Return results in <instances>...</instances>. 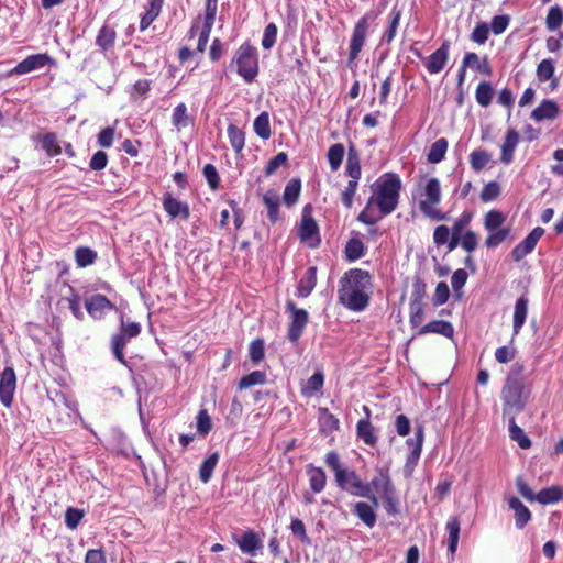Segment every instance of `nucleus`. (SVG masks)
<instances>
[{
  "label": "nucleus",
  "mask_w": 563,
  "mask_h": 563,
  "mask_svg": "<svg viewBox=\"0 0 563 563\" xmlns=\"http://www.w3.org/2000/svg\"><path fill=\"white\" fill-rule=\"evenodd\" d=\"M371 276L362 269H351L341 279L339 299L346 308L361 311L368 305Z\"/></svg>",
  "instance_id": "f257e3e1"
},
{
  "label": "nucleus",
  "mask_w": 563,
  "mask_h": 563,
  "mask_svg": "<svg viewBox=\"0 0 563 563\" xmlns=\"http://www.w3.org/2000/svg\"><path fill=\"white\" fill-rule=\"evenodd\" d=\"M522 366L515 365L507 376L500 391L504 417H517L523 409L530 397L531 388L521 377Z\"/></svg>",
  "instance_id": "f03ea898"
},
{
  "label": "nucleus",
  "mask_w": 563,
  "mask_h": 563,
  "mask_svg": "<svg viewBox=\"0 0 563 563\" xmlns=\"http://www.w3.org/2000/svg\"><path fill=\"white\" fill-rule=\"evenodd\" d=\"M401 181L397 175L386 174L373 185V195L369 200L378 207L382 216L391 213L399 200Z\"/></svg>",
  "instance_id": "7ed1b4c3"
},
{
  "label": "nucleus",
  "mask_w": 563,
  "mask_h": 563,
  "mask_svg": "<svg viewBox=\"0 0 563 563\" xmlns=\"http://www.w3.org/2000/svg\"><path fill=\"white\" fill-rule=\"evenodd\" d=\"M441 184L435 177L426 178L419 185V209L429 219L441 221L445 214L441 212L438 205L441 202Z\"/></svg>",
  "instance_id": "20e7f679"
},
{
  "label": "nucleus",
  "mask_w": 563,
  "mask_h": 563,
  "mask_svg": "<svg viewBox=\"0 0 563 563\" xmlns=\"http://www.w3.org/2000/svg\"><path fill=\"white\" fill-rule=\"evenodd\" d=\"M233 64L236 65L238 74L245 82H252L258 74V56L256 48L247 43L242 44L235 52Z\"/></svg>",
  "instance_id": "39448f33"
},
{
  "label": "nucleus",
  "mask_w": 563,
  "mask_h": 563,
  "mask_svg": "<svg viewBox=\"0 0 563 563\" xmlns=\"http://www.w3.org/2000/svg\"><path fill=\"white\" fill-rule=\"evenodd\" d=\"M217 0H207L206 13L203 19L198 16L190 29V36L198 34L197 51L203 53L210 37V33L216 20Z\"/></svg>",
  "instance_id": "423d86ee"
},
{
  "label": "nucleus",
  "mask_w": 563,
  "mask_h": 563,
  "mask_svg": "<svg viewBox=\"0 0 563 563\" xmlns=\"http://www.w3.org/2000/svg\"><path fill=\"white\" fill-rule=\"evenodd\" d=\"M335 481L342 489L352 495L368 498L375 506H378V498L371 495L369 486H365L355 472L343 468L335 475Z\"/></svg>",
  "instance_id": "0eeeda50"
},
{
  "label": "nucleus",
  "mask_w": 563,
  "mask_h": 563,
  "mask_svg": "<svg viewBox=\"0 0 563 563\" xmlns=\"http://www.w3.org/2000/svg\"><path fill=\"white\" fill-rule=\"evenodd\" d=\"M286 310L290 312L291 319L288 330V338L290 341L296 342L306 328L308 322V312L303 309H298L296 305L290 300L286 303Z\"/></svg>",
  "instance_id": "6e6552de"
},
{
  "label": "nucleus",
  "mask_w": 563,
  "mask_h": 563,
  "mask_svg": "<svg viewBox=\"0 0 563 563\" xmlns=\"http://www.w3.org/2000/svg\"><path fill=\"white\" fill-rule=\"evenodd\" d=\"M54 64L53 58L47 54L30 55L20 62L12 70L11 75H25L31 71L44 68L46 65Z\"/></svg>",
  "instance_id": "1a4fd4ad"
},
{
  "label": "nucleus",
  "mask_w": 563,
  "mask_h": 563,
  "mask_svg": "<svg viewBox=\"0 0 563 563\" xmlns=\"http://www.w3.org/2000/svg\"><path fill=\"white\" fill-rule=\"evenodd\" d=\"M16 387L15 373L12 367H5L0 376V401L10 407Z\"/></svg>",
  "instance_id": "9d476101"
},
{
  "label": "nucleus",
  "mask_w": 563,
  "mask_h": 563,
  "mask_svg": "<svg viewBox=\"0 0 563 563\" xmlns=\"http://www.w3.org/2000/svg\"><path fill=\"white\" fill-rule=\"evenodd\" d=\"M544 230L540 227L534 228L522 242L515 246L511 252L512 258L516 262H519L525 256L530 254L536 247L538 241L543 235Z\"/></svg>",
  "instance_id": "9b49d317"
},
{
  "label": "nucleus",
  "mask_w": 563,
  "mask_h": 563,
  "mask_svg": "<svg viewBox=\"0 0 563 563\" xmlns=\"http://www.w3.org/2000/svg\"><path fill=\"white\" fill-rule=\"evenodd\" d=\"M368 30V22L366 16L362 18L355 25L353 30V34L350 42V60L353 62L357 58L358 53L361 52L366 34Z\"/></svg>",
  "instance_id": "f8f14e48"
},
{
  "label": "nucleus",
  "mask_w": 563,
  "mask_h": 563,
  "mask_svg": "<svg viewBox=\"0 0 563 563\" xmlns=\"http://www.w3.org/2000/svg\"><path fill=\"white\" fill-rule=\"evenodd\" d=\"M85 306L88 313L95 319H101L108 311L114 308L109 299L99 294L86 299Z\"/></svg>",
  "instance_id": "ddd939ff"
},
{
  "label": "nucleus",
  "mask_w": 563,
  "mask_h": 563,
  "mask_svg": "<svg viewBox=\"0 0 563 563\" xmlns=\"http://www.w3.org/2000/svg\"><path fill=\"white\" fill-rule=\"evenodd\" d=\"M365 486H369L371 495H374V492L379 494L382 498H385L395 493V488L391 484V481L387 473L379 472L368 484Z\"/></svg>",
  "instance_id": "4468645a"
},
{
  "label": "nucleus",
  "mask_w": 563,
  "mask_h": 563,
  "mask_svg": "<svg viewBox=\"0 0 563 563\" xmlns=\"http://www.w3.org/2000/svg\"><path fill=\"white\" fill-rule=\"evenodd\" d=\"M519 134L517 131L510 129L505 135V140L501 144L500 161L505 165H509L514 161V152L519 143Z\"/></svg>",
  "instance_id": "2eb2a0df"
},
{
  "label": "nucleus",
  "mask_w": 563,
  "mask_h": 563,
  "mask_svg": "<svg viewBox=\"0 0 563 563\" xmlns=\"http://www.w3.org/2000/svg\"><path fill=\"white\" fill-rule=\"evenodd\" d=\"M299 235L302 242H306L309 246H314L319 243L318 227L314 220L310 217L303 216Z\"/></svg>",
  "instance_id": "dca6fc26"
},
{
  "label": "nucleus",
  "mask_w": 563,
  "mask_h": 563,
  "mask_svg": "<svg viewBox=\"0 0 563 563\" xmlns=\"http://www.w3.org/2000/svg\"><path fill=\"white\" fill-rule=\"evenodd\" d=\"M377 506L365 501H357L354 505L353 512L360 518V520L368 528H373L376 523V512L375 508Z\"/></svg>",
  "instance_id": "f3484780"
},
{
  "label": "nucleus",
  "mask_w": 563,
  "mask_h": 563,
  "mask_svg": "<svg viewBox=\"0 0 563 563\" xmlns=\"http://www.w3.org/2000/svg\"><path fill=\"white\" fill-rule=\"evenodd\" d=\"M449 56V44L443 43L442 46L430 55L426 67L431 74L440 73L446 64Z\"/></svg>",
  "instance_id": "a211bd4d"
},
{
  "label": "nucleus",
  "mask_w": 563,
  "mask_h": 563,
  "mask_svg": "<svg viewBox=\"0 0 563 563\" xmlns=\"http://www.w3.org/2000/svg\"><path fill=\"white\" fill-rule=\"evenodd\" d=\"M559 113V107L556 102L553 100H543L539 107H537L532 113L531 118L537 121H543V120H553L556 118Z\"/></svg>",
  "instance_id": "6ab92c4d"
},
{
  "label": "nucleus",
  "mask_w": 563,
  "mask_h": 563,
  "mask_svg": "<svg viewBox=\"0 0 563 563\" xmlns=\"http://www.w3.org/2000/svg\"><path fill=\"white\" fill-rule=\"evenodd\" d=\"M508 506L514 510L516 527L522 529L531 519L530 510L517 497H510Z\"/></svg>",
  "instance_id": "aec40b11"
},
{
  "label": "nucleus",
  "mask_w": 563,
  "mask_h": 563,
  "mask_svg": "<svg viewBox=\"0 0 563 563\" xmlns=\"http://www.w3.org/2000/svg\"><path fill=\"white\" fill-rule=\"evenodd\" d=\"M428 333H437L441 334L445 338H451L454 333V329L452 324L444 320H435L423 327H421L418 331L419 335H424Z\"/></svg>",
  "instance_id": "412c9836"
},
{
  "label": "nucleus",
  "mask_w": 563,
  "mask_h": 563,
  "mask_svg": "<svg viewBox=\"0 0 563 563\" xmlns=\"http://www.w3.org/2000/svg\"><path fill=\"white\" fill-rule=\"evenodd\" d=\"M528 298L520 297L517 299L514 309V335H517L523 327L528 316Z\"/></svg>",
  "instance_id": "4be33fe9"
},
{
  "label": "nucleus",
  "mask_w": 563,
  "mask_h": 563,
  "mask_svg": "<svg viewBox=\"0 0 563 563\" xmlns=\"http://www.w3.org/2000/svg\"><path fill=\"white\" fill-rule=\"evenodd\" d=\"M307 475L309 477L310 488L313 493H321L327 483V476L322 468L313 465L307 466Z\"/></svg>",
  "instance_id": "5701e85b"
},
{
  "label": "nucleus",
  "mask_w": 563,
  "mask_h": 563,
  "mask_svg": "<svg viewBox=\"0 0 563 563\" xmlns=\"http://www.w3.org/2000/svg\"><path fill=\"white\" fill-rule=\"evenodd\" d=\"M317 284V268L309 267L305 274V276L300 279L297 287V295L299 297H308L313 290Z\"/></svg>",
  "instance_id": "b1692460"
},
{
  "label": "nucleus",
  "mask_w": 563,
  "mask_h": 563,
  "mask_svg": "<svg viewBox=\"0 0 563 563\" xmlns=\"http://www.w3.org/2000/svg\"><path fill=\"white\" fill-rule=\"evenodd\" d=\"M163 206H164L165 211L173 218L178 217V216L188 218V216H189L188 207L170 195L164 196Z\"/></svg>",
  "instance_id": "393cba45"
},
{
  "label": "nucleus",
  "mask_w": 563,
  "mask_h": 563,
  "mask_svg": "<svg viewBox=\"0 0 563 563\" xmlns=\"http://www.w3.org/2000/svg\"><path fill=\"white\" fill-rule=\"evenodd\" d=\"M364 411L366 412L367 418L366 419H362V420H360L357 422V435L366 444L374 445L376 443L377 439L374 435L373 427H372L371 421L368 419L369 410H368V408L366 406L364 407Z\"/></svg>",
  "instance_id": "a878e982"
},
{
  "label": "nucleus",
  "mask_w": 563,
  "mask_h": 563,
  "mask_svg": "<svg viewBox=\"0 0 563 563\" xmlns=\"http://www.w3.org/2000/svg\"><path fill=\"white\" fill-rule=\"evenodd\" d=\"M516 417H509V435L510 439L518 443L521 449H529L531 446V440L527 437L523 429L520 428L516 421Z\"/></svg>",
  "instance_id": "bb28decb"
},
{
  "label": "nucleus",
  "mask_w": 563,
  "mask_h": 563,
  "mask_svg": "<svg viewBox=\"0 0 563 563\" xmlns=\"http://www.w3.org/2000/svg\"><path fill=\"white\" fill-rule=\"evenodd\" d=\"M253 128L257 136H260L263 140H268L272 135L268 112L264 111L261 114H258L254 120Z\"/></svg>",
  "instance_id": "cd10ccee"
},
{
  "label": "nucleus",
  "mask_w": 563,
  "mask_h": 563,
  "mask_svg": "<svg viewBox=\"0 0 563 563\" xmlns=\"http://www.w3.org/2000/svg\"><path fill=\"white\" fill-rule=\"evenodd\" d=\"M446 531L449 533V540H448V548L449 551L454 554L457 544H459V538H460V521L456 517L451 518L446 522Z\"/></svg>",
  "instance_id": "c85d7f7f"
},
{
  "label": "nucleus",
  "mask_w": 563,
  "mask_h": 563,
  "mask_svg": "<svg viewBox=\"0 0 563 563\" xmlns=\"http://www.w3.org/2000/svg\"><path fill=\"white\" fill-rule=\"evenodd\" d=\"M163 0H148V9L143 14L140 23L142 31L146 30L151 23L158 16L162 9Z\"/></svg>",
  "instance_id": "c756f323"
},
{
  "label": "nucleus",
  "mask_w": 563,
  "mask_h": 563,
  "mask_svg": "<svg viewBox=\"0 0 563 563\" xmlns=\"http://www.w3.org/2000/svg\"><path fill=\"white\" fill-rule=\"evenodd\" d=\"M324 384V376L322 373H314L302 386L301 394L306 397H312L321 390Z\"/></svg>",
  "instance_id": "7c9ffc66"
},
{
  "label": "nucleus",
  "mask_w": 563,
  "mask_h": 563,
  "mask_svg": "<svg viewBox=\"0 0 563 563\" xmlns=\"http://www.w3.org/2000/svg\"><path fill=\"white\" fill-rule=\"evenodd\" d=\"M236 543L244 553H253L260 547V540L253 531H246Z\"/></svg>",
  "instance_id": "2f4dec72"
},
{
  "label": "nucleus",
  "mask_w": 563,
  "mask_h": 563,
  "mask_svg": "<svg viewBox=\"0 0 563 563\" xmlns=\"http://www.w3.org/2000/svg\"><path fill=\"white\" fill-rule=\"evenodd\" d=\"M563 496V490L556 486L544 488L536 495V500L540 504H553L559 501Z\"/></svg>",
  "instance_id": "473e14b6"
},
{
  "label": "nucleus",
  "mask_w": 563,
  "mask_h": 563,
  "mask_svg": "<svg viewBox=\"0 0 563 563\" xmlns=\"http://www.w3.org/2000/svg\"><path fill=\"white\" fill-rule=\"evenodd\" d=\"M448 141L445 139L437 140L430 147L428 161L432 164L440 163L446 153Z\"/></svg>",
  "instance_id": "72a5a7b5"
},
{
  "label": "nucleus",
  "mask_w": 563,
  "mask_h": 563,
  "mask_svg": "<svg viewBox=\"0 0 563 563\" xmlns=\"http://www.w3.org/2000/svg\"><path fill=\"white\" fill-rule=\"evenodd\" d=\"M114 40H115L114 30L109 27L108 25H104L100 29V31L97 35L96 44L103 51H107L113 45Z\"/></svg>",
  "instance_id": "f704fd0d"
},
{
  "label": "nucleus",
  "mask_w": 563,
  "mask_h": 563,
  "mask_svg": "<svg viewBox=\"0 0 563 563\" xmlns=\"http://www.w3.org/2000/svg\"><path fill=\"white\" fill-rule=\"evenodd\" d=\"M172 122L173 125L180 131L181 129L186 128L190 123V119L187 114V107L185 103H179L173 112L172 115Z\"/></svg>",
  "instance_id": "c9c22d12"
},
{
  "label": "nucleus",
  "mask_w": 563,
  "mask_h": 563,
  "mask_svg": "<svg viewBox=\"0 0 563 563\" xmlns=\"http://www.w3.org/2000/svg\"><path fill=\"white\" fill-rule=\"evenodd\" d=\"M228 136H229V141H230L232 148L236 153H240L243 150L244 144H245V136H244V133L242 132V130H240L234 124H230L228 126Z\"/></svg>",
  "instance_id": "e433bc0d"
},
{
  "label": "nucleus",
  "mask_w": 563,
  "mask_h": 563,
  "mask_svg": "<svg viewBox=\"0 0 563 563\" xmlns=\"http://www.w3.org/2000/svg\"><path fill=\"white\" fill-rule=\"evenodd\" d=\"M219 461V454L213 453L207 460H205L199 470L200 479L203 483H208L212 476V473Z\"/></svg>",
  "instance_id": "4c0bfd02"
},
{
  "label": "nucleus",
  "mask_w": 563,
  "mask_h": 563,
  "mask_svg": "<svg viewBox=\"0 0 563 563\" xmlns=\"http://www.w3.org/2000/svg\"><path fill=\"white\" fill-rule=\"evenodd\" d=\"M263 201L268 209V217L272 222H276L278 219V208H279V197L276 192L267 191L264 197Z\"/></svg>",
  "instance_id": "58836bf2"
},
{
  "label": "nucleus",
  "mask_w": 563,
  "mask_h": 563,
  "mask_svg": "<svg viewBox=\"0 0 563 563\" xmlns=\"http://www.w3.org/2000/svg\"><path fill=\"white\" fill-rule=\"evenodd\" d=\"M266 382V374L261 371H254L240 379L239 388L246 389L255 385H263Z\"/></svg>",
  "instance_id": "ea45409f"
},
{
  "label": "nucleus",
  "mask_w": 563,
  "mask_h": 563,
  "mask_svg": "<svg viewBox=\"0 0 563 563\" xmlns=\"http://www.w3.org/2000/svg\"><path fill=\"white\" fill-rule=\"evenodd\" d=\"M344 146L340 143L333 144L328 151V161L332 170H336L343 161Z\"/></svg>",
  "instance_id": "a19ab883"
},
{
  "label": "nucleus",
  "mask_w": 563,
  "mask_h": 563,
  "mask_svg": "<svg viewBox=\"0 0 563 563\" xmlns=\"http://www.w3.org/2000/svg\"><path fill=\"white\" fill-rule=\"evenodd\" d=\"M490 159L492 156L486 151H473L470 155V164L475 172H479L486 167Z\"/></svg>",
  "instance_id": "79ce46f5"
},
{
  "label": "nucleus",
  "mask_w": 563,
  "mask_h": 563,
  "mask_svg": "<svg viewBox=\"0 0 563 563\" xmlns=\"http://www.w3.org/2000/svg\"><path fill=\"white\" fill-rule=\"evenodd\" d=\"M504 222L505 216L501 212L497 210H490L485 216L484 227L487 231H494L504 228Z\"/></svg>",
  "instance_id": "37998d69"
},
{
  "label": "nucleus",
  "mask_w": 563,
  "mask_h": 563,
  "mask_svg": "<svg viewBox=\"0 0 563 563\" xmlns=\"http://www.w3.org/2000/svg\"><path fill=\"white\" fill-rule=\"evenodd\" d=\"M563 23V11L560 7L554 5L549 9L545 24L550 31L558 30Z\"/></svg>",
  "instance_id": "c03bdc74"
},
{
  "label": "nucleus",
  "mask_w": 563,
  "mask_h": 563,
  "mask_svg": "<svg viewBox=\"0 0 563 563\" xmlns=\"http://www.w3.org/2000/svg\"><path fill=\"white\" fill-rule=\"evenodd\" d=\"M130 339L131 338H128L121 331H120V333L112 336V340H111L112 351H113L115 358L121 363H124L123 350L126 345L128 340H130Z\"/></svg>",
  "instance_id": "a18cd8bd"
},
{
  "label": "nucleus",
  "mask_w": 563,
  "mask_h": 563,
  "mask_svg": "<svg viewBox=\"0 0 563 563\" xmlns=\"http://www.w3.org/2000/svg\"><path fill=\"white\" fill-rule=\"evenodd\" d=\"M422 442H423V428L418 427L415 433V438L407 440V445L411 449L410 457L413 460H418L421 450H422Z\"/></svg>",
  "instance_id": "49530a36"
},
{
  "label": "nucleus",
  "mask_w": 563,
  "mask_h": 563,
  "mask_svg": "<svg viewBox=\"0 0 563 563\" xmlns=\"http://www.w3.org/2000/svg\"><path fill=\"white\" fill-rule=\"evenodd\" d=\"M75 257L79 267H86L95 262L97 254L89 247H78Z\"/></svg>",
  "instance_id": "de8ad7c7"
},
{
  "label": "nucleus",
  "mask_w": 563,
  "mask_h": 563,
  "mask_svg": "<svg viewBox=\"0 0 563 563\" xmlns=\"http://www.w3.org/2000/svg\"><path fill=\"white\" fill-rule=\"evenodd\" d=\"M476 101L483 106L487 107L492 102L493 98V88L488 82H481L477 86L475 92Z\"/></svg>",
  "instance_id": "09e8293b"
},
{
  "label": "nucleus",
  "mask_w": 563,
  "mask_h": 563,
  "mask_svg": "<svg viewBox=\"0 0 563 563\" xmlns=\"http://www.w3.org/2000/svg\"><path fill=\"white\" fill-rule=\"evenodd\" d=\"M300 181L298 179H291L285 187L284 200L287 205H292L297 201L300 194Z\"/></svg>",
  "instance_id": "8fccbe9b"
},
{
  "label": "nucleus",
  "mask_w": 563,
  "mask_h": 563,
  "mask_svg": "<svg viewBox=\"0 0 563 563\" xmlns=\"http://www.w3.org/2000/svg\"><path fill=\"white\" fill-rule=\"evenodd\" d=\"M509 232L510 230L508 228H500L494 231H489V234L485 240V244L488 247H496L508 238Z\"/></svg>",
  "instance_id": "3c124183"
},
{
  "label": "nucleus",
  "mask_w": 563,
  "mask_h": 563,
  "mask_svg": "<svg viewBox=\"0 0 563 563\" xmlns=\"http://www.w3.org/2000/svg\"><path fill=\"white\" fill-rule=\"evenodd\" d=\"M249 355L253 364L257 365L264 358V341L256 339L250 343Z\"/></svg>",
  "instance_id": "603ef678"
},
{
  "label": "nucleus",
  "mask_w": 563,
  "mask_h": 563,
  "mask_svg": "<svg viewBox=\"0 0 563 563\" xmlns=\"http://www.w3.org/2000/svg\"><path fill=\"white\" fill-rule=\"evenodd\" d=\"M364 253V244L358 239H351L345 247L346 257L350 261H355L360 258Z\"/></svg>",
  "instance_id": "864d4df0"
},
{
  "label": "nucleus",
  "mask_w": 563,
  "mask_h": 563,
  "mask_svg": "<svg viewBox=\"0 0 563 563\" xmlns=\"http://www.w3.org/2000/svg\"><path fill=\"white\" fill-rule=\"evenodd\" d=\"M84 510L78 508L69 507L65 512V523L66 526L74 530L78 527L80 520L84 518Z\"/></svg>",
  "instance_id": "5fc2aeb1"
},
{
  "label": "nucleus",
  "mask_w": 563,
  "mask_h": 563,
  "mask_svg": "<svg viewBox=\"0 0 563 563\" xmlns=\"http://www.w3.org/2000/svg\"><path fill=\"white\" fill-rule=\"evenodd\" d=\"M554 74V64L551 59H543L537 67L538 79L542 82L549 80Z\"/></svg>",
  "instance_id": "6e6d98bb"
},
{
  "label": "nucleus",
  "mask_w": 563,
  "mask_h": 563,
  "mask_svg": "<svg viewBox=\"0 0 563 563\" xmlns=\"http://www.w3.org/2000/svg\"><path fill=\"white\" fill-rule=\"evenodd\" d=\"M42 146L49 156L60 154V146L58 145L57 139L54 134L45 135L42 140Z\"/></svg>",
  "instance_id": "4d7b16f0"
},
{
  "label": "nucleus",
  "mask_w": 563,
  "mask_h": 563,
  "mask_svg": "<svg viewBox=\"0 0 563 563\" xmlns=\"http://www.w3.org/2000/svg\"><path fill=\"white\" fill-rule=\"evenodd\" d=\"M276 37H277V27L274 23H269L264 30V34H263V38H262L263 48L271 49L276 42Z\"/></svg>",
  "instance_id": "13d9d810"
},
{
  "label": "nucleus",
  "mask_w": 563,
  "mask_h": 563,
  "mask_svg": "<svg viewBox=\"0 0 563 563\" xmlns=\"http://www.w3.org/2000/svg\"><path fill=\"white\" fill-rule=\"evenodd\" d=\"M516 356V350L512 346L505 345L498 347L495 352V358L498 363L507 364L511 362Z\"/></svg>",
  "instance_id": "bf43d9fd"
},
{
  "label": "nucleus",
  "mask_w": 563,
  "mask_h": 563,
  "mask_svg": "<svg viewBox=\"0 0 563 563\" xmlns=\"http://www.w3.org/2000/svg\"><path fill=\"white\" fill-rule=\"evenodd\" d=\"M287 159H288V157H287L286 153H283V152L278 153L276 156H274L272 159L268 161L266 168H265V174L267 176L273 175L280 166L286 165Z\"/></svg>",
  "instance_id": "052dcab7"
},
{
  "label": "nucleus",
  "mask_w": 563,
  "mask_h": 563,
  "mask_svg": "<svg viewBox=\"0 0 563 563\" xmlns=\"http://www.w3.org/2000/svg\"><path fill=\"white\" fill-rule=\"evenodd\" d=\"M346 173L351 177L350 180H356L358 183L361 177V166L357 157L349 155L346 162Z\"/></svg>",
  "instance_id": "680f3d73"
},
{
  "label": "nucleus",
  "mask_w": 563,
  "mask_h": 563,
  "mask_svg": "<svg viewBox=\"0 0 563 563\" xmlns=\"http://www.w3.org/2000/svg\"><path fill=\"white\" fill-rule=\"evenodd\" d=\"M478 244V238L473 231H467L461 235V245L467 252H473Z\"/></svg>",
  "instance_id": "e2e57ef3"
},
{
  "label": "nucleus",
  "mask_w": 563,
  "mask_h": 563,
  "mask_svg": "<svg viewBox=\"0 0 563 563\" xmlns=\"http://www.w3.org/2000/svg\"><path fill=\"white\" fill-rule=\"evenodd\" d=\"M212 428L211 418L206 410H200L197 416V429L201 434H207Z\"/></svg>",
  "instance_id": "0e129e2a"
},
{
  "label": "nucleus",
  "mask_w": 563,
  "mask_h": 563,
  "mask_svg": "<svg viewBox=\"0 0 563 563\" xmlns=\"http://www.w3.org/2000/svg\"><path fill=\"white\" fill-rule=\"evenodd\" d=\"M373 206L374 203H371V200H368L365 209L358 214V220L366 224H373L377 222L383 216L382 213L379 216H375L373 213Z\"/></svg>",
  "instance_id": "69168bd1"
},
{
  "label": "nucleus",
  "mask_w": 563,
  "mask_h": 563,
  "mask_svg": "<svg viewBox=\"0 0 563 563\" xmlns=\"http://www.w3.org/2000/svg\"><path fill=\"white\" fill-rule=\"evenodd\" d=\"M488 26L485 23H479L476 25V27L473 30L471 38L473 42L477 44H484L488 37Z\"/></svg>",
  "instance_id": "338daca9"
},
{
  "label": "nucleus",
  "mask_w": 563,
  "mask_h": 563,
  "mask_svg": "<svg viewBox=\"0 0 563 563\" xmlns=\"http://www.w3.org/2000/svg\"><path fill=\"white\" fill-rule=\"evenodd\" d=\"M450 295V290L448 285L444 282H441L437 285L433 300L435 305H443L448 301Z\"/></svg>",
  "instance_id": "774afa93"
}]
</instances>
